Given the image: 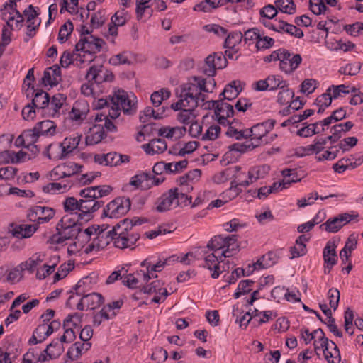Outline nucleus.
Returning <instances> with one entry per match:
<instances>
[{"label":"nucleus","instance_id":"obj_1","mask_svg":"<svg viewBox=\"0 0 363 363\" xmlns=\"http://www.w3.org/2000/svg\"><path fill=\"white\" fill-rule=\"evenodd\" d=\"M73 213L64 216L56 225L57 233L52 235L49 242L51 244L63 245L65 241L72 238L82 237L79 235L82 233V223H79L74 218Z\"/></svg>","mask_w":363,"mask_h":363},{"label":"nucleus","instance_id":"obj_2","mask_svg":"<svg viewBox=\"0 0 363 363\" xmlns=\"http://www.w3.org/2000/svg\"><path fill=\"white\" fill-rule=\"evenodd\" d=\"M189 196L183 187L172 188L158 198L155 203V209L158 212H165L177 207L187 206L191 203Z\"/></svg>","mask_w":363,"mask_h":363},{"label":"nucleus","instance_id":"obj_3","mask_svg":"<svg viewBox=\"0 0 363 363\" xmlns=\"http://www.w3.org/2000/svg\"><path fill=\"white\" fill-rule=\"evenodd\" d=\"M114 246L124 249L133 247L139 240L140 235L134 229L131 220L124 219L113 228Z\"/></svg>","mask_w":363,"mask_h":363},{"label":"nucleus","instance_id":"obj_4","mask_svg":"<svg viewBox=\"0 0 363 363\" xmlns=\"http://www.w3.org/2000/svg\"><path fill=\"white\" fill-rule=\"evenodd\" d=\"M81 236H84L85 242L94 239L98 250L105 248L111 241L114 242L115 237L113 229L106 231L105 229L100 228L99 226L96 227L94 225L85 229Z\"/></svg>","mask_w":363,"mask_h":363},{"label":"nucleus","instance_id":"obj_5","mask_svg":"<svg viewBox=\"0 0 363 363\" xmlns=\"http://www.w3.org/2000/svg\"><path fill=\"white\" fill-rule=\"evenodd\" d=\"M95 50H88L86 47H75L72 53L64 52L60 62L63 67L74 61L80 63L91 62L95 58Z\"/></svg>","mask_w":363,"mask_h":363},{"label":"nucleus","instance_id":"obj_6","mask_svg":"<svg viewBox=\"0 0 363 363\" xmlns=\"http://www.w3.org/2000/svg\"><path fill=\"white\" fill-rule=\"evenodd\" d=\"M130 199L128 197H118L111 201L104 209L106 217L118 218L125 215L130 208Z\"/></svg>","mask_w":363,"mask_h":363},{"label":"nucleus","instance_id":"obj_7","mask_svg":"<svg viewBox=\"0 0 363 363\" xmlns=\"http://www.w3.org/2000/svg\"><path fill=\"white\" fill-rule=\"evenodd\" d=\"M243 40L248 45H272L274 40L269 36L264 35L258 28H253L247 30L243 34Z\"/></svg>","mask_w":363,"mask_h":363},{"label":"nucleus","instance_id":"obj_8","mask_svg":"<svg viewBox=\"0 0 363 363\" xmlns=\"http://www.w3.org/2000/svg\"><path fill=\"white\" fill-rule=\"evenodd\" d=\"M55 216V210L49 207L36 206L30 209L28 218L38 225L49 222Z\"/></svg>","mask_w":363,"mask_h":363},{"label":"nucleus","instance_id":"obj_9","mask_svg":"<svg viewBox=\"0 0 363 363\" xmlns=\"http://www.w3.org/2000/svg\"><path fill=\"white\" fill-rule=\"evenodd\" d=\"M110 103L118 106L125 114H133L135 112V104L128 98V94L123 90H118L110 97Z\"/></svg>","mask_w":363,"mask_h":363},{"label":"nucleus","instance_id":"obj_10","mask_svg":"<svg viewBox=\"0 0 363 363\" xmlns=\"http://www.w3.org/2000/svg\"><path fill=\"white\" fill-rule=\"evenodd\" d=\"M355 216L349 213L339 214L336 217L328 219L320 225V228L330 233H336L343 226L350 223Z\"/></svg>","mask_w":363,"mask_h":363},{"label":"nucleus","instance_id":"obj_11","mask_svg":"<svg viewBox=\"0 0 363 363\" xmlns=\"http://www.w3.org/2000/svg\"><path fill=\"white\" fill-rule=\"evenodd\" d=\"M79 195L82 199L79 200V211L81 212L78 217L83 219V216L89 215L99 210L104 204V202L95 200L94 198H88L85 194H83V189L81 190Z\"/></svg>","mask_w":363,"mask_h":363},{"label":"nucleus","instance_id":"obj_12","mask_svg":"<svg viewBox=\"0 0 363 363\" xmlns=\"http://www.w3.org/2000/svg\"><path fill=\"white\" fill-rule=\"evenodd\" d=\"M226 65V60L223 59L221 54L213 53L209 55L205 60L203 72L208 77L216 74L217 69H221Z\"/></svg>","mask_w":363,"mask_h":363},{"label":"nucleus","instance_id":"obj_13","mask_svg":"<svg viewBox=\"0 0 363 363\" xmlns=\"http://www.w3.org/2000/svg\"><path fill=\"white\" fill-rule=\"evenodd\" d=\"M269 169V166L267 164L254 167L248 172L249 180L242 182H240L239 180L234 181L231 183V188L233 186L237 188L238 186H247L250 184L256 182L257 179L264 178L268 174Z\"/></svg>","mask_w":363,"mask_h":363},{"label":"nucleus","instance_id":"obj_14","mask_svg":"<svg viewBox=\"0 0 363 363\" xmlns=\"http://www.w3.org/2000/svg\"><path fill=\"white\" fill-rule=\"evenodd\" d=\"M276 121L269 119L264 123H258L252 126L247 133H250L251 140L255 143L261 144V140L270 130H272Z\"/></svg>","mask_w":363,"mask_h":363},{"label":"nucleus","instance_id":"obj_15","mask_svg":"<svg viewBox=\"0 0 363 363\" xmlns=\"http://www.w3.org/2000/svg\"><path fill=\"white\" fill-rule=\"evenodd\" d=\"M217 104L216 106L215 115L218 122L224 125L227 121V118L234 115L233 106L223 101V99H220L213 102Z\"/></svg>","mask_w":363,"mask_h":363},{"label":"nucleus","instance_id":"obj_16","mask_svg":"<svg viewBox=\"0 0 363 363\" xmlns=\"http://www.w3.org/2000/svg\"><path fill=\"white\" fill-rule=\"evenodd\" d=\"M38 227L36 225L28 224H14L12 223L9 227V232L16 238H28L33 235L36 231Z\"/></svg>","mask_w":363,"mask_h":363},{"label":"nucleus","instance_id":"obj_17","mask_svg":"<svg viewBox=\"0 0 363 363\" xmlns=\"http://www.w3.org/2000/svg\"><path fill=\"white\" fill-rule=\"evenodd\" d=\"M89 112V107L85 101H77L69 113L72 121L80 123L83 121Z\"/></svg>","mask_w":363,"mask_h":363},{"label":"nucleus","instance_id":"obj_18","mask_svg":"<svg viewBox=\"0 0 363 363\" xmlns=\"http://www.w3.org/2000/svg\"><path fill=\"white\" fill-rule=\"evenodd\" d=\"M224 257L222 253L220 256L216 255L215 252L207 255L205 258L204 267L211 271H213L211 274V277L216 279L219 277L222 271L220 270V262L223 261Z\"/></svg>","mask_w":363,"mask_h":363},{"label":"nucleus","instance_id":"obj_19","mask_svg":"<svg viewBox=\"0 0 363 363\" xmlns=\"http://www.w3.org/2000/svg\"><path fill=\"white\" fill-rule=\"evenodd\" d=\"M61 81V70L57 65L47 68L44 71L42 83L45 86H54Z\"/></svg>","mask_w":363,"mask_h":363},{"label":"nucleus","instance_id":"obj_20","mask_svg":"<svg viewBox=\"0 0 363 363\" xmlns=\"http://www.w3.org/2000/svg\"><path fill=\"white\" fill-rule=\"evenodd\" d=\"M81 136L66 138L62 143L60 144L59 147L61 148V153L57 157L58 159L66 157L69 153L75 150L80 142Z\"/></svg>","mask_w":363,"mask_h":363},{"label":"nucleus","instance_id":"obj_21","mask_svg":"<svg viewBox=\"0 0 363 363\" xmlns=\"http://www.w3.org/2000/svg\"><path fill=\"white\" fill-rule=\"evenodd\" d=\"M335 248L336 245L335 242L329 241L323 250V259L325 264V267L328 269V272H330L331 268L337 264V255Z\"/></svg>","mask_w":363,"mask_h":363},{"label":"nucleus","instance_id":"obj_22","mask_svg":"<svg viewBox=\"0 0 363 363\" xmlns=\"http://www.w3.org/2000/svg\"><path fill=\"white\" fill-rule=\"evenodd\" d=\"M113 188L109 185H100L84 189L83 194H85L88 198H94L95 200H98L110 194Z\"/></svg>","mask_w":363,"mask_h":363},{"label":"nucleus","instance_id":"obj_23","mask_svg":"<svg viewBox=\"0 0 363 363\" xmlns=\"http://www.w3.org/2000/svg\"><path fill=\"white\" fill-rule=\"evenodd\" d=\"M48 323H43L35 329L33 336L29 340V344L36 345L43 342L48 336L51 335Z\"/></svg>","mask_w":363,"mask_h":363},{"label":"nucleus","instance_id":"obj_24","mask_svg":"<svg viewBox=\"0 0 363 363\" xmlns=\"http://www.w3.org/2000/svg\"><path fill=\"white\" fill-rule=\"evenodd\" d=\"M143 148L147 154H160L167 150V145L164 139H152L147 144L143 145Z\"/></svg>","mask_w":363,"mask_h":363},{"label":"nucleus","instance_id":"obj_25","mask_svg":"<svg viewBox=\"0 0 363 363\" xmlns=\"http://www.w3.org/2000/svg\"><path fill=\"white\" fill-rule=\"evenodd\" d=\"M83 166L79 165L77 163L69 162L60 167H56L54 171L55 174H58L61 173L62 177H69L75 174L82 172Z\"/></svg>","mask_w":363,"mask_h":363},{"label":"nucleus","instance_id":"obj_26","mask_svg":"<svg viewBox=\"0 0 363 363\" xmlns=\"http://www.w3.org/2000/svg\"><path fill=\"white\" fill-rule=\"evenodd\" d=\"M151 178V172H142L133 177L130 179V184L137 189L147 190L151 188L150 183Z\"/></svg>","mask_w":363,"mask_h":363},{"label":"nucleus","instance_id":"obj_27","mask_svg":"<svg viewBox=\"0 0 363 363\" xmlns=\"http://www.w3.org/2000/svg\"><path fill=\"white\" fill-rule=\"evenodd\" d=\"M105 136L103 125L101 123L94 125L90 128L89 135L86 137V144L87 145H93L99 143Z\"/></svg>","mask_w":363,"mask_h":363},{"label":"nucleus","instance_id":"obj_28","mask_svg":"<svg viewBox=\"0 0 363 363\" xmlns=\"http://www.w3.org/2000/svg\"><path fill=\"white\" fill-rule=\"evenodd\" d=\"M91 347V344L89 342H77L69 349L67 356L71 359H78L84 352L88 351Z\"/></svg>","mask_w":363,"mask_h":363},{"label":"nucleus","instance_id":"obj_29","mask_svg":"<svg viewBox=\"0 0 363 363\" xmlns=\"http://www.w3.org/2000/svg\"><path fill=\"white\" fill-rule=\"evenodd\" d=\"M179 98L184 99L186 108L190 109H195L205 101V95H194L188 92L180 91Z\"/></svg>","mask_w":363,"mask_h":363},{"label":"nucleus","instance_id":"obj_30","mask_svg":"<svg viewBox=\"0 0 363 363\" xmlns=\"http://www.w3.org/2000/svg\"><path fill=\"white\" fill-rule=\"evenodd\" d=\"M180 91L192 93L194 95H204L201 85L199 82V77H193L188 82L181 85Z\"/></svg>","mask_w":363,"mask_h":363},{"label":"nucleus","instance_id":"obj_31","mask_svg":"<svg viewBox=\"0 0 363 363\" xmlns=\"http://www.w3.org/2000/svg\"><path fill=\"white\" fill-rule=\"evenodd\" d=\"M34 128L40 136H53L56 133V125L50 120L39 122Z\"/></svg>","mask_w":363,"mask_h":363},{"label":"nucleus","instance_id":"obj_32","mask_svg":"<svg viewBox=\"0 0 363 363\" xmlns=\"http://www.w3.org/2000/svg\"><path fill=\"white\" fill-rule=\"evenodd\" d=\"M240 84V82L239 81H233L225 86L223 92L220 94V96H223V99L229 101L236 98L242 90Z\"/></svg>","mask_w":363,"mask_h":363},{"label":"nucleus","instance_id":"obj_33","mask_svg":"<svg viewBox=\"0 0 363 363\" xmlns=\"http://www.w3.org/2000/svg\"><path fill=\"white\" fill-rule=\"evenodd\" d=\"M45 259L44 255H35L30 257L28 260L22 262L20 265L21 271L27 270L30 273H33Z\"/></svg>","mask_w":363,"mask_h":363},{"label":"nucleus","instance_id":"obj_34","mask_svg":"<svg viewBox=\"0 0 363 363\" xmlns=\"http://www.w3.org/2000/svg\"><path fill=\"white\" fill-rule=\"evenodd\" d=\"M323 351L325 358L328 363H340V352L337 346L330 341V346L326 350L321 349Z\"/></svg>","mask_w":363,"mask_h":363},{"label":"nucleus","instance_id":"obj_35","mask_svg":"<svg viewBox=\"0 0 363 363\" xmlns=\"http://www.w3.org/2000/svg\"><path fill=\"white\" fill-rule=\"evenodd\" d=\"M276 28L277 29V32L285 31L287 33L298 38L303 36V32L300 28H298L296 26L289 24L284 21H279L276 26Z\"/></svg>","mask_w":363,"mask_h":363},{"label":"nucleus","instance_id":"obj_36","mask_svg":"<svg viewBox=\"0 0 363 363\" xmlns=\"http://www.w3.org/2000/svg\"><path fill=\"white\" fill-rule=\"evenodd\" d=\"M62 343L60 339L54 340L47 346L44 352L50 359L56 358L64 351Z\"/></svg>","mask_w":363,"mask_h":363},{"label":"nucleus","instance_id":"obj_37","mask_svg":"<svg viewBox=\"0 0 363 363\" xmlns=\"http://www.w3.org/2000/svg\"><path fill=\"white\" fill-rule=\"evenodd\" d=\"M276 262V255L272 252L262 256L254 264L252 272L256 269H265L272 266Z\"/></svg>","mask_w":363,"mask_h":363},{"label":"nucleus","instance_id":"obj_38","mask_svg":"<svg viewBox=\"0 0 363 363\" xmlns=\"http://www.w3.org/2000/svg\"><path fill=\"white\" fill-rule=\"evenodd\" d=\"M162 284L159 280H155L151 282L150 284L144 286L143 291L146 294H161L164 300L168 296V291L165 288H162Z\"/></svg>","mask_w":363,"mask_h":363},{"label":"nucleus","instance_id":"obj_39","mask_svg":"<svg viewBox=\"0 0 363 363\" xmlns=\"http://www.w3.org/2000/svg\"><path fill=\"white\" fill-rule=\"evenodd\" d=\"M87 308L91 310L99 308L104 303L103 296L98 293H92L83 296Z\"/></svg>","mask_w":363,"mask_h":363},{"label":"nucleus","instance_id":"obj_40","mask_svg":"<svg viewBox=\"0 0 363 363\" xmlns=\"http://www.w3.org/2000/svg\"><path fill=\"white\" fill-rule=\"evenodd\" d=\"M49 95L44 91H36L32 100V105L36 108H44L49 106Z\"/></svg>","mask_w":363,"mask_h":363},{"label":"nucleus","instance_id":"obj_41","mask_svg":"<svg viewBox=\"0 0 363 363\" xmlns=\"http://www.w3.org/2000/svg\"><path fill=\"white\" fill-rule=\"evenodd\" d=\"M314 338L318 337V340L314 341V348L315 351L320 349L326 350L330 346V341L325 337L324 332L322 329L319 328L313 331Z\"/></svg>","mask_w":363,"mask_h":363},{"label":"nucleus","instance_id":"obj_42","mask_svg":"<svg viewBox=\"0 0 363 363\" xmlns=\"http://www.w3.org/2000/svg\"><path fill=\"white\" fill-rule=\"evenodd\" d=\"M325 130V128H319V123L316 122L310 124L306 127L299 129L297 134L301 137H308L315 134L322 133Z\"/></svg>","mask_w":363,"mask_h":363},{"label":"nucleus","instance_id":"obj_43","mask_svg":"<svg viewBox=\"0 0 363 363\" xmlns=\"http://www.w3.org/2000/svg\"><path fill=\"white\" fill-rule=\"evenodd\" d=\"M268 89L275 91L286 86L287 82L282 79L279 75H269L267 77Z\"/></svg>","mask_w":363,"mask_h":363},{"label":"nucleus","instance_id":"obj_44","mask_svg":"<svg viewBox=\"0 0 363 363\" xmlns=\"http://www.w3.org/2000/svg\"><path fill=\"white\" fill-rule=\"evenodd\" d=\"M6 155V157L9 159V162L11 161L12 163H18L25 162L28 160V153L23 152L22 150L16 153L14 152H11L9 150H5L1 152L0 155Z\"/></svg>","mask_w":363,"mask_h":363},{"label":"nucleus","instance_id":"obj_45","mask_svg":"<svg viewBox=\"0 0 363 363\" xmlns=\"http://www.w3.org/2000/svg\"><path fill=\"white\" fill-rule=\"evenodd\" d=\"M294 96V92L289 89V84L287 83L286 86L281 88L278 93L277 102L281 105L287 104Z\"/></svg>","mask_w":363,"mask_h":363},{"label":"nucleus","instance_id":"obj_46","mask_svg":"<svg viewBox=\"0 0 363 363\" xmlns=\"http://www.w3.org/2000/svg\"><path fill=\"white\" fill-rule=\"evenodd\" d=\"M65 99L66 98L63 94H57L52 96L50 101H49V106L52 110V112L51 113L52 116H54L58 113V111L62 108Z\"/></svg>","mask_w":363,"mask_h":363},{"label":"nucleus","instance_id":"obj_47","mask_svg":"<svg viewBox=\"0 0 363 363\" xmlns=\"http://www.w3.org/2000/svg\"><path fill=\"white\" fill-rule=\"evenodd\" d=\"M276 6L283 13L293 14L296 10V6L293 0H277Z\"/></svg>","mask_w":363,"mask_h":363},{"label":"nucleus","instance_id":"obj_48","mask_svg":"<svg viewBox=\"0 0 363 363\" xmlns=\"http://www.w3.org/2000/svg\"><path fill=\"white\" fill-rule=\"evenodd\" d=\"M291 56V53L284 49H279L274 51L271 55L264 57V61L270 62L272 61L282 60V59H289Z\"/></svg>","mask_w":363,"mask_h":363},{"label":"nucleus","instance_id":"obj_49","mask_svg":"<svg viewBox=\"0 0 363 363\" xmlns=\"http://www.w3.org/2000/svg\"><path fill=\"white\" fill-rule=\"evenodd\" d=\"M195 109L186 108L181 111L178 114V120L186 125L192 123L196 119Z\"/></svg>","mask_w":363,"mask_h":363},{"label":"nucleus","instance_id":"obj_50","mask_svg":"<svg viewBox=\"0 0 363 363\" xmlns=\"http://www.w3.org/2000/svg\"><path fill=\"white\" fill-rule=\"evenodd\" d=\"M170 91L165 89L155 91L151 95V101L155 106H159L163 100L167 99L170 96Z\"/></svg>","mask_w":363,"mask_h":363},{"label":"nucleus","instance_id":"obj_51","mask_svg":"<svg viewBox=\"0 0 363 363\" xmlns=\"http://www.w3.org/2000/svg\"><path fill=\"white\" fill-rule=\"evenodd\" d=\"M95 121L96 122H101V125H103V128H106L108 131H116V126L111 121V118H108V116L106 112H102L101 113L96 114L95 117Z\"/></svg>","mask_w":363,"mask_h":363},{"label":"nucleus","instance_id":"obj_52","mask_svg":"<svg viewBox=\"0 0 363 363\" xmlns=\"http://www.w3.org/2000/svg\"><path fill=\"white\" fill-rule=\"evenodd\" d=\"M225 240L224 237L221 235L215 236L208 243L207 247L216 253L219 250L225 249L226 242Z\"/></svg>","mask_w":363,"mask_h":363},{"label":"nucleus","instance_id":"obj_53","mask_svg":"<svg viewBox=\"0 0 363 363\" xmlns=\"http://www.w3.org/2000/svg\"><path fill=\"white\" fill-rule=\"evenodd\" d=\"M73 30V24L71 21L65 22L60 28L58 34V39L60 43H64L65 40L71 34Z\"/></svg>","mask_w":363,"mask_h":363},{"label":"nucleus","instance_id":"obj_54","mask_svg":"<svg viewBox=\"0 0 363 363\" xmlns=\"http://www.w3.org/2000/svg\"><path fill=\"white\" fill-rule=\"evenodd\" d=\"M102 43V39L89 33L87 35L81 37L80 40L75 45H85L86 44H88L89 45H101Z\"/></svg>","mask_w":363,"mask_h":363},{"label":"nucleus","instance_id":"obj_55","mask_svg":"<svg viewBox=\"0 0 363 363\" xmlns=\"http://www.w3.org/2000/svg\"><path fill=\"white\" fill-rule=\"evenodd\" d=\"M106 20V12L99 11L94 13L91 18V25L94 28H98L101 26Z\"/></svg>","mask_w":363,"mask_h":363},{"label":"nucleus","instance_id":"obj_56","mask_svg":"<svg viewBox=\"0 0 363 363\" xmlns=\"http://www.w3.org/2000/svg\"><path fill=\"white\" fill-rule=\"evenodd\" d=\"M162 113H156L152 108L147 106L143 110V115L140 116V121L141 123H146L152 117L155 119H160L162 118Z\"/></svg>","mask_w":363,"mask_h":363},{"label":"nucleus","instance_id":"obj_57","mask_svg":"<svg viewBox=\"0 0 363 363\" xmlns=\"http://www.w3.org/2000/svg\"><path fill=\"white\" fill-rule=\"evenodd\" d=\"M253 283L254 281L248 279L241 281L238 285V291L234 294V297L238 298L242 294L251 291V286Z\"/></svg>","mask_w":363,"mask_h":363},{"label":"nucleus","instance_id":"obj_58","mask_svg":"<svg viewBox=\"0 0 363 363\" xmlns=\"http://www.w3.org/2000/svg\"><path fill=\"white\" fill-rule=\"evenodd\" d=\"M9 7L10 9L13 10L16 14V27L17 29H20L23 26V22L24 21V17L23 15L16 9V3L14 0H10L9 3H6L4 5V9Z\"/></svg>","mask_w":363,"mask_h":363},{"label":"nucleus","instance_id":"obj_59","mask_svg":"<svg viewBox=\"0 0 363 363\" xmlns=\"http://www.w3.org/2000/svg\"><path fill=\"white\" fill-rule=\"evenodd\" d=\"M220 133V128L218 125H211L206 132L202 135L203 140H216Z\"/></svg>","mask_w":363,"mask_h":363},{"label":"nucleus","instance_id":"obj_60","mask_svg":"<svg viewBox=\"0 0 363 363\" xmlns=\"http://www.w3.org/2000/svg\"><path fill=\"white\" fill-rule=\"evenodd\" d=\"M309 4L311 11L315 15H320L327 10V6L323 0H310Z\"/></svg>","mask_w":363,"mask_h":363},{"label":"nucleus","instance_id":"obj_61","mask_svg":"<svg viewBox=\"0 0 363 363\" xmlns=\"http://www.w3.org/2000/svg\"><path fill=\"white\" fill-rule=\"evenodd\" d=\"M331 89L329 88L327 91L319 96L315 100V104L318 106L328 107L331 104L333 96L330 93Z\"/></svg>","mask_w":363,"mask_h":363},{"label":"nucleus","instance_id":"obj_62","mask_svg":"<svg viewBox=\"0 0 363 363\" xmlns=\"http://www.w3.org/2000/svg\"><path fill=\"white\" fill-rule=\"evenodd\" d=\"M188 161L184 160L175 163H166V172L169 173L182 171L187 167Z\"/></svg>","mask_w":363,"mask_h":363},{"label":"nucleus","instance_id":"obj_63","mask_svg":"<svg viewBox=\"0 0 363 363\" xmlns=\"http://www.w3.org/2000/svg\"><path fill=\"white\" fill-rule=\"evenodd\" d=\"M328 298L330 299V306L335 311L338 306L340 293L337 289H330L328 291Z\"/></svg>","mask_w":363,"mask_h":363},{"label":"nucleus","instance_id":"obj_64","mask_svg":"<svg viewBox=\"0 0 363 363\" xmlns=\"http://www.w3.org/2000/svg\"><path fill=\"white\" fill-rule=\"evenodd\" d=\"M63 206L65 211H79V201L77 200L74 197L66 199L63 202Z\"/></svg>","mask_w":363,"mask_h":363}]
</instances>
